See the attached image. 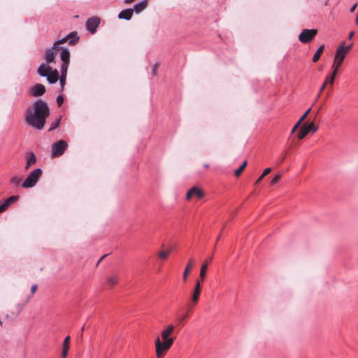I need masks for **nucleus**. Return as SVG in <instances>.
I'll return each instance as SVG.
<instances>
[{
  "mask_svg": "<svg viewBox=\"0 0 358 358\" xmlns=\"http://www.w3.org/2000/svg\"><path fill=\"white\" fill-rule=\"evenodd\" d=\"M19 199V196L17 195H13V196H9L8 198H7L4 201H3V204L6 206V207L8 208V206L15 202L16 201H17Z\"/></svg>",
  "mask_w": 358,
  "mask_h": 358,
  "instance_id": "23",
  "label": "nucleus"
},
{
  "mask_svg": "<svg viewBox=\"0 0 358 358\" xmlns=\"http://www.w3.org/2000/svg\"><path fill=\"white\" fill-rule=\"evenodd\" d=\"M311 110V108H309L304 113L303 115L300 117V119L299 120V121H300L301 122H302L305 118L307 117V115L309 114L310 111Z\"/></svg>",
  "mask_w": 358,
  "mask_h": 358,
  "instance_id": "34",
  "label": "nucleus"
},
{
  "mask_svg": "<svg viewBox=\"0 0 358 358\" xmlns=\"http://www.w3.org/2000/svg\"><path fill=\"white\" fill-rule=\"evenodd\" d=\"M26 159L27 162L25 169H28L30 166H31L36 162V157L33 152H27Z\"/></svg>",
  "mask_w": 358,
  "mask_h": 358,
  "instance_id": "16",
  "label": "nucleus"
},
{
  "mask_svg": "<svg viewBox=\"0 0 358 358\" xmlns=\"http://www.w3.org/2000/svg\"><path fill=\"white\" fill-rule=\"evenodd\" d=\"M45 87L43 85L37 83L30 88L29 94L35 97L41 96L45 93Z\"/></svg>",
  "mask_w": 358,
  "mask_h": 358,
  "instance_id": "10",
  "label": "nucleus"
},
{
  "mask_svg": "<svg viewBox=\"0 0 358 358\" xmlns=\"http://www.w3.org/2000/svg\"><path fill=\"white\" fill-rule=\"evenodd\" d=\"M280 178H281L280 174H275L274 176V177L271 180L270 185L272 186L275 185L276 183L278 182V181L280 180Z\"/></svg>",
  "mask_w": 358,
  "mask_h": 358,
  "instance_id": "29",
  "label": "nucleus"
},
{
  "mask_svg": "<svg viewBox=\"0 0 358 358\" xmlns=\"http://www.w3.org/2000/svg\"><path fill=\"white\" fill-rule=\"evenodd\" d=\"M263 178H262V175H261V176L259 177V178L256 180V182H255V185H259V184L261 182V181L262 180V179H263Z\"/></svg>",
  "mask_w": 358,
  "mask_h": 358,
  "instance_id": "45",
  "label": "nucleus"
},
{
  "mask_svg": "<svg viewBox=\"0 0 358 358\" xmlns=\"http://www.w3.org/2000/svg\"><path fill=\"white\" fill-rule=\"evenodd\" d=\"M157 66H158V64H155L152 66V74L153 76H156L157 74Z\"/></svg>",
  "mask_w": 358,
  "mask_h": 358,
  "instance_id": "40",
  "label": "nucleus"
},
{
  "mask_svg": "<svg viewBox=\"0 0 358 358\" xmlns=\"http://www.w3.org/2000/svg\"><path fill=\"white\" fill-rule=\"evenodd\" d=\"M247 166V161H244L242 164L239 166L238 169H237L235 171H234V175L235 176L238 177L241 175V173H242V171L244 170V169L245 168V166Z\"/></svg>",
  "mask_w": 358,
  "mask_h": 358,
  "instance_id": "27",
  "label": "nucleus"
},
{
  "mask_svg": "<svg viewBox=\"0 0 358 358\" xmlns=\"http://www.w3.org/2000/svg\"><path fill=\"white\" fill-rule=\"evenodd\" d=\"M133 13L134 10L132 8L124 9L118 14V18L129 20L133 16Z\"/></svg>",
  "mask_w": 358,
  "mask_h": 358,
  "instance_id": "17",
  "label": "nucleus"
},
{
  "mask_svg": "<svg viewBox=\"0 0 358 358\" xmlns=\"http://www.w3.org/2000/svg\"><path fill=\"white\" fill-rule=\"evenodd\" d=\"M317 130H318V127L316 126L313 122H311L309 124H304L301 127V128L298 134V138L301 140V139L304 138L308 134L309 132L315 133Z\"/></svg>",
  "mask_w": 358,
  "mask_h": 358,
  "instance_id": "8",
  "label": "nucleus"
},
{
  "mask_svg": "<svg viewBox=\"0 0 358 358\" xmlns=\"http://www.w3.org/2000/svg\"><path fill=\"white\" fill-rule=\"evenodd\" d=\"M64 103V97L62 95H59L57 97V103L58 106H61Z\"/></svg>",
  "mask_w": 358,
  "mask_h": 358,
  "instance_id": "35",
  "label": "nucleus"
},
{
  "mask_svg": "<svg viewBox=\"0 0 358 358\" xmlns=\"http://www.w3.org/2000/svg\"><path fill=\"white\" fill-rule=\"evenodd\" d=\"M201 282H200V280L196 281V283H195V285H194V287L193 289V292L192 294L191 300H192V303L194 304L197 303V302L199 301V296L201 292Z\"/></svg>",
  "mask_w": 358,
  "mask_h": 358,
  "instance_id": "12",
  "label": "nucleus"
},
{
  "mask_svg": "<svg viewBox=\"0 0 358 358\" xmlns=\"http://www.w3.org/2000/svg\"><path fill=\"white\" fill-rule=\"evenodd\" d=\"M118 282V276L117 275H113L107 280V285L110 286V287H113L115 286Z\"/></svg>",
  "mask_w": 358,
  "mask_h": 358,
  "instance_id": "26",
  "label": "nucleus"
},
{
  "mask_svg": "<svg viewBox=\"0 0 358 358\" xmlns=\"http://www.w3.org/2000/svg\"><path fill=\"white\" fill-rule=\"evenodd\" d=\"M106 256V255H103V256H102V257L99 259V261H98V263H97V264H99V262H101V260H102V259H103Z\"/></svg>",
  "mask_w": 358,
  "mask_h": 358,
  "instance_id": "48",
  "label": "nucleus"
},
{
  "mask_svg": "<svg viewBox=\"0 0 358 358\" xmlns=\"http://www.w3.org/2000/svg\"><path fill=\"white\" fill-rule=\"evenodd\" d=\"M7 208L3 203L0 204V213L4 212Z\"/></svg>",
  "mask_w": 358,
  "mask_h": 358,
  "instance_id": "43",
  "label": "nucleus"
},
{
  "mask_svg": "<svg viewBox=\"0 0 358 358\" xmlns=\"http://www.w3.org/2000/svg\"><path fill=\"white\" fill-rule=\"evenodd\" d=\"M204 167H205L206 169H208V168L209 167V165H208V164H205V165H204Z\"/></svg>",
  "mask_w": 358,
  "mask_h": 358,
  "instance_id": "50",
  "label": "nucleus"
},
{
  "mask_svg": "<svg viewBox=\"0 0 358 358\" xmlns=\"http://www.w3.org/2000/svg\"><path fill=\"white\" fill-rule=\"evenodd\" d=\"M324 49V45H322L315 52L313 57V62H317L320 57L321 54L322 53L323 50Z\"/></svg>",
  "mask_w": 358,
  "mask_h": 358,
  "instance_id": "24",
  "label": "nucleus"
},
{
  "mask_svg": "<svg viewBox=\"0 0 358 358\" xmlns=\"http://www.w3.org/2000/svg\"><path fill=\"white\" fill-rule=\"evenodd\" d=\"M355 35V32L354 31H350L349 33V36H348V40H351L352 38V37L354 36Z\"/></svg>",
  "mask_w": 358,
  "mask_h": 358,
  "instance_id": "46",
  "label": "nucleus"
},
{
  "mask_svg": "<svg viewBox=\"0 0 358 358\" xmlns=\"http://www.w3.org/2000/svg\"><path fill=\"white\" fill-rule=\"evenodd\" d=\"M66 42H67V38H66V37L65 36V37H64L63 38L59 39V40H58V41H55V42L54 43L53 45H54V46H59V45H60V44H62V43H66Z\"/></svg>",
  "mask_w": 358,
  "mask_h": 358,
  "instance_id": "33",
  "label": "nucleus"
},
{
  "mask_svg": "<svg viewBox=\"0 0 358 358\" xmlns=\"http://www.w3.org/2000/svg\"><path fill=\"white\" fill-rule=\"evenodd\" d=\"M336 76L334 75L331 74L330 76H327L325 78V80H328V84L333 85L335 80Z\"/></svg>",
  "mask_w": 358,
  "mask_h": 358,
  "instance_id": "32",
  "label": "nucleus"
},
{
  "mask_svg": "<svg viewBox=\"0 0 358 358\" xmlns=\"http://www.w3.org/2000/svg\"><path fill=\"white\" fill-rule=\"evenodd\" d=\"M345 55H346L345 54L342 52V48H337V50L336 51V55H335L334 66L335 65L341 66L343 62V60L345 57Z\"/></svg>",
  "mask_w": 358,
  "mask_h": 358,
  "instance_id": "14",
  "label": "nucleus"
},
{
  "mask_svg": "<svg viewBox=\"0 0 358 358\" xmlns=\"http://www.w3.org/2000/svg\"><path fill=\"white\" fill-rule=\"evenodd\" d=\"M189 315V313L188 312L185 313H183L180 315H179L178 317H177V322L179 323V324H182L188 317Z\"/></svg>",
  "mask_w": 358,
  "mask_h": 358,
  "instance_id": "28",
  "label": "nucleus"
},
{
  "mask_svg": "<svg viewBox=\"0 0 358 358\" xmlns=\"http://www.w3.org/2000/svg\"><path fill=\"white\" fill-rule=\"evenodd\" d=\"M36 289H37V285H33L31 286V292L32 294H34L36 292Z\"/></svg>",
  "mask_w": 358,
  "mask_h": 358,
  "instance_id": "44",
  "label": "nucleus"
},
{
  "mask_svg": "<svg viewBox=\"0 0 358 358\" xmlns=\"http://www.w3.org/2000/svg\"><path fill=\"white\" fill-rule=\"evenodd\" d=\"M42 169L40 168L34 169L25 178L22 184L24 188H31L36 185L42 175Z\"/></svg>",
  "mask_w": 358,
  "mask_h": 358,
  "instance_id": "4",
  "label": "nucleus"
},
{
  "mask_svg": "<svg viewBox=\"0 0 358 358\" xmlns=\"http://www.w3.org/2000/svg\"><path fill=\"white\" fill-rule=\"evenodd\" d=\"M220 235H219V236L217 237V241L220 239Z\"/></svg>",
  "mask_w": 358,
  "mask_h": 358,
  "instance_id": "51",
  "label": "nucleus"
},
{
  "mask_svg": "<svg viewBox=\"0 0 358 358\" xmlns=\"http://www.w3.org/2000/svg\"><path fill=\"white\" fill-rule=\"evenodd\" d=\"M50 114L48 103L42 99H38L27 109L24 121L31 128L42 130Z\"/></svg>",
  "mask_w": 358,
  "mask_h": 358,
  "instance_id": "1",
  "label": "nucleus"
},
{
  "mask_svg": "<svg viewBox=\"0 0 358 358\" xmlns=\"http://www.w3.org/2000/svg\"><path fill=\"white\" fill-rule=\"evenodd\" d=\"M194 264V259L193 258H191L188 263L187 264L184 270L183 274H182V278L183 280L185 282L187 280L188 275L191 270L192 269Z\"/></svg>",
  "mask_w": 358,
  "mask_h": 358,
  "instance_id": "18",
  "label": "nucleus"
},
{
  "mask_svg": "<svg viewBox=\"0 0 358 358\" xmlns=\"http://www.w3.org/2000/svg\"><path fill=\"white\" fill-rule=\"evenodd\" d=\"M173 331L174 326L169 324L162 331V340L159 337L156 338L155 350L157 358H162L173 344L174 338L171 337Z\"/></svg>",
  "mask_w": 358,
  "mask_h": 358,
  "instance_id": "2",
  "label": "nucleus"
},
{
  "mask_svg": "<svg viewBox=\"0 0 358 358\" xmlns=\"http://www.w3.org/2000/svg\"><path fill=\"white\" fill-rule=\"evenodd\" d=\"M52 71V67L45 63H43L38 68L37 73L40 76L45 77L48 76V73H49V71Z\"/></svg>",
  "mask_w": 358,
  "mask_h": 358,
  "instance_id": "15",
  "label": "nucleus"
},
{
  "mask_svg": "<svg viewBox=\"0 0 358 358\" xmlns=\"http://www.w3.org/2000/svg\"><path fill=\"white\" fill-rule=\"evenodd\" d=\"M148 6V0H143L141 2L135 4L132 10L136 13H139L143 11Z\"/></svg>",
  "mask_w": 358,
  "mask_h": 358,
  "instance_id": "21",
  "label": "nucleus"
},
{
  "mask_svg": "<svg viewBox=\"0 0 358 358\" xmlns=\"http://www.w3.org/2000/svg\"><path fill=\"white\" fill-rule=\"evenodd\" d=\"M68 148V143L64 140H59L52 145L51 157L55 158L62 156Z\"/></svg>",
  "mask_w": 358,
  "mask_h": 358,
  "instance_id": "5",
  "label": "nucleus"
},
{
  "mask_svg": "<svg viewBox=\"0 0 358 358\" xmlns=\"http://www.w3.org/2000/svg\"><path fill=\"white\" fill-rule=\"evenodd\" d=\"M60 59L62 60L61 65V75L59 76V85L63 90L65 84L67 75L68 67L70 63V52L69 50H63L60 54Z\"/></svg>",
  "mask_w": 358,
  "mask_h": 358,
  "instance_id": "3",
  "label": "nucleus"
},
{
  "mask_svg": "<svg viewBox=\"0 0 358 358\" xmlns=\"http://www.w3.org/2000/svg\"><path fill=\"white\" fill-rule=\"evenodd\" d=\"M341 66H337V65H335L334 66V65L332 66V68L334 69V71H333V73H331L332 75H334L335 76H336V73H338V68L340 67Z\"/></svg>",
  "mask_w": 358,
  "mask_h": 358,
  "instance_id": "41",
  "label": "nucleus"
},
{
  "mask_svg": "<svg viewBox=\"0 0 358 358\" xmlns=\"http://www.w3.org/2000/svg\"><path fill=\"white\" fill-rule=\"evenodd\" d=\"M204 196L203 192L197 187H192L187 193L186 197L187 199L196 198L198 200L201 199Z\"/></svg>",
  "mask_w": 358,
  "mask_h": 358,
  "instance_id": "11",
  "label": "nucleus"
},
{
  "mask_svg": "<svg viewBox=\"0 0 358 358\" xmlns=\"http://www.w3.org/2000/svg\"><path fill=\"white\" fill-rule=\"evenodd\" d=\"M317 33L315 29H304L299 36V40L303 43H308L314 39Z\"/></svg>",
  "mask_w": 358,
  "mask_h": 358,
  "instance_id": "7",
  "label": "nucleus"
},
{
  "mask_svg": "<svg viewBox=\"0 0 358 358\" xmlns=\"http://www.w3.org/2000/svg\"><path fill=\"white\" fill-rule=\"evenodd\" d=\"M134 1V0H124V2H125L126 3H130L133 2Z\"/></svg>",
  "mask_w": 358,
  "mask_h": 358,
  "instance_id": "47",
  "label": "nucleus"
},
{
  "mask_svg": "<svg viewBox=\"0 0 358 358\" xmlns=\"http://www.w3.org/2000/svg\"><path fill=\"white\" fill-rule=\"evenodd\" d=\"M355 24H358V13H357V17H356V19H355Z\"/></svg>",
  "mask_w": 358,
  "mask_h": 358,
  "instance_id": "49",
  "label": "nucleus"
},
{
  "mask_svg": "<svg viewBox=\"0 0 358 358\" xmlns=\"http://www.w3.org/2000/svg\"><path fill=\"white\" fill-rule=\"evenodd\" d=\"M63 50H68V48L62 46H54L45 50V58L48 64L55 62V56L59 51L62 52Z\"/></svg>",
  "mask_w": 358,
  "mask_h": 358,
  "instance_id": "6",
  "label": "nucleus"
},
{
  "mask_svg": "<svg viewBox=\"0 0 358 358\" xmlns=\"http://www.w3.org/2000/svg\"><path fill=\"white\" fill-rule=\"evenodd\" d=\"M100 18L98 17H92L86 21V29L91 33L94 34L96 31L97 27L100 24Z\"/></svg>",
  "mask_w": 358,
  "mask_h": 358,
  "instance_id": "9",
  "label": "nucleus"
},
{
  "mask_svg": "<svg viewBox=\"0 0 358 358\" xmlns=\"http://www.w3.org/2000/svg\"><path fill=\"white\" fill-rule=\"evenodd\" d=\"M67 38V43L69 45H75L79 41V36L78 35V33L76 31H72L68 35L66 36Z\"/></svg>",
  "mask_w": 358,
  "mask_h": 358,
  "instance_id": "19",
  "label": "nucleus"
},
{
  "mask_svg": "<svg viewBox=\"0 0 358 358\" xmlns=\"http://www.w3.org/2000/svg\"><path fill=\"white\" fill-rule=\"evenodd\" d=\"M208 266V262H204L201 266L200 273H199V279L197 280H200L201 282H203L205 280L206 271Z\"/></svg>",
  "mask_w": 358,
  "mask_h": 358,
  "instance_id": "22",
  "label": "nucleus"
},
{
  "mask_svg": "<svg viewBox=\"0 0 358 358\" xmlns=\"http://www.w3.org/2000/svg\"><path fill=\"white\" fill-rule=\"evenodd\" d=\"M170 252H171V250H169L167 251H161L159 253L158 256L160 259H165L169 255Z\"/></svg>",
  "mask_w": 358,
  "mask_h": 358,
  "instance_id": "31",
  "label": "nucleus"
},
{
  "mask_svg": "<svg viewBox=\"0 0 358 358\" xmlns=\"http://www.w3.org/2000/svg\"><path fill=\"white\" fill-rule=\"evenodd\" d=\"M271 171V168H266L264 170L263 173H262V178H264L266 176H267L268 173H270Z\"/></svg>",
  "mask_w": 358,
  "mask_h": 358,
  "instance_id": "39",
  "label": "nucleus"
},
{
  "mask_svg": "<svg viewBox=\"0 0 358 358\" xmlns=\"http://www.w3.org/2000/svg\"><path fill=\"white\" fill-rule=\"evenodd\" d=\"M61 119H62V117L59 115L58 116L56 120H55L50 124V127L48 129L49 131H53L55 129H56L59 124H60V121H61Z\"/></svg>",
  "mask_w": 358,
  "mask_h": 358,
  "instance_id": "25",
  "label": "nucleus"
},
{
  "mask_svg": "<svg viewBox=\"0 0 358 358\" xmlns=\"http://www.w3.org/2000/svg\"><path fill=\"white\" fill-rule=\"evenodd\" d=\"M45 77L50 84H55L58 81L59 75L56 69H52V71H49V73H48V76Z\"/></svg>",
  "mask_w": 358,
  "mask_h": 358,
  "instance_id": "13",
  "label": "nucleus"
},
{
  "mask_svg": "<svg viewBox=\"0 0 358 358\" xmlns=\"http://www.w3.org/2000/svg\"><path fill=\"white\" fill-rule=\"evenodd\" d=\"M327 84H328V80H324V82L323 83V84L322 85V86H321V87L320 89V91H319V93H318V96L321 94V93L325 89V87H326Z\"/></svg>",
  "mask_w": 358,
  "mask_h": 358,
  "instance_id": "36",
  "label": "nucleus"
},
{
  "mask_svg": "<svg viewBox=\"0 0 358 358\" xmlns=\"http://www.w3.org/2000/svg\"><path fill=\"white\" fill-rule=\"evenodd\" d=\"M69 343H70V336H67L63 342L62 345V358H66L69 350Z\"/></svg>",
  "mask_w": 358,
  "mask_h": 358,
  "instance_id": "20",
  "label": "nucleus"
},
{
  "mask_svg": "<svg viewBox=\"0 0 358 358\" xmlns=\"http://www.w3.org/2000/svg\"><path fill=\"white\" fill-rule=\"evenodd\" d=\"M357 6V3H354V4L350 7V12L353 13V12L355 10V9H356Z\"/></svg>",
  "mask_w": 358,
  "mask_h": 358,
  "instance_id": "42",
  "label": "nucleus"
},
{
  "mask_svg": "<svg viewBox=\"0 0 358 358\" xmlns=\"http://www.w3.org/2000/svg\"><path fill=\"white\" fill-rule=\"evenodd\" d=\"M21 179L17 176H14L11 178V182L14 184L18 185L20 182Z\"/></svg>",
  "mask_w": 358,
  "mask_h": 358,
  "instance_id": "38",
  "label": "nucleus"
},
{
  "mask_svg": "<svg viewBox=\"0 0 358 358\" xmlns=\"http://www.w3.org/2000/svg\"><path fill=\"white\" fill-rule=\"evenodd\" d=\"M301 122L298 120V122L294 125V127L292 129L291 134H294L296 130L299 128Z\"/></svg>",
  "mask_w": 358,
  "mask_h": 358,
  "instance_id": "37",
  "label": "nucleus"
},
{
  "mask_svg": "<svg viewBox=\"0 0 358 358\" xmlns=\"http://www.w3.org/2000/svg\"><path fill=\"white\" fill-rule=\"evenodd\" d=\"M352 47V44H350L349 45H347V46H344L343 43L339 46L338 48H342V52H343L344 54H347L350 50H351Z\"/></svg>",
  "mask_w": 358,
  "mask_h": 358,
  "instance_id": "30",
  "label": "nucleus"
}]
</instances>
